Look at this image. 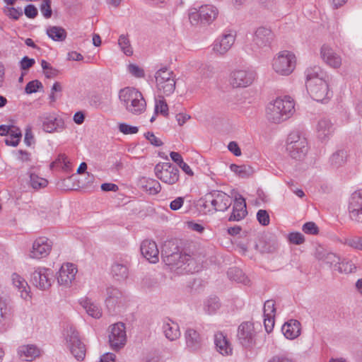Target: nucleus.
Returning <instances> with one entry per match:
<instances>
[{
  "label": "nucleus",
  "mask_w": 362,
  "mask_h": 362,
  "mask_svg": "<svg viewBox=\"0 0 362 362\" xmlns=\"http://www.w3.org/2000/svg\"><path fill=\"white\" fill-rule=\"evenodd\" d=\"M293 112L294 102L290 96L286 95L283 98H276L269 105L267 117L269 121L279 124L288 119Z\"/></svg>",
  "instance_id": "f257e3e1"
},
{
  "label": "nucleus",
  "mask_w": 362,
  "mask_h": 362,
  "mask_svg": "<svg viewBox=\"0 0 362 362\" xmlns=\"http://www.w3.org/2000/svg\"><path fill=\"white\" fill-rule=\"evenodd\" d=\"M119 98L126 110L134 115H140L146 109V103L141 93L134 88L121 89Z\"/></svg>",
  "instance_id": "f03ea898"
},
{
  "label": "nucleus",
  "mask_w": 362,
  "mask_h": 362,
  "mask_svg": "<svg viewBox=\"0 0 362 362\" xmlns=\"http://www.w3.org/2000/svg\"><path fill=\"white\" fill-rule=\"evenodd\" d=\"M286 151L296 160H303L308 153V144L306 138L298 131L291 132L286 140Z\"/></svg>",
  "instance_id": "7ed1b4c3"
},
{
  "label": "nucleus",
  "mask_w": 362,
  "mask_h": 362,
  "mask_svg": "<svg viewBox=\"0 0 362 362\" xmlns=\"http://www.w3.org/2000/svg\"><path fill=\"white\" fill-rule=\"evenodd\" d=\"M156 86L165 95H171L175 89V75L167 67L158 69L155 74Z\"/></svg>",
  "instance_id": "20e7f679"
},
{
  "label": "nucleus",
  "mask_w": 362,
  "mask_h": 362,
  "mask_svg": "<svg viewBox=\"0 0 362 362\" xmlns=\"http://www.w3.org/2000/svg\"><path fill=\"white\" fill-rule=\"evenodd\" d=\"M296 65V57L287 50L279 53L273 60L274 70L281 75L288 76L293 71Z\"/></svg>",
  "instance_id": "39448f33"
},
{
  "label": "nucleus",
  "mask_w": 362,
  "mask_h": 362,
  "mask_svg": "<svg viewBox=\"0 0 362 362\" xmlns=\"http://www.w3.org/2000/svg\"><path fill=\"white\" fill-rule=\"evenodd\" d=\"M154 171L156 177L168 185H174L179 180L180 170L170 163H158Z\"/></svg>",
  "instance_id": "423d86ee"
},
{
  "label": "nucleus",
  "mask_w": 362,
  "mask_h": 362,
  "mask_svg": "<svg viewBox=\"0 0 362 362\" xmlns=\"http://www.w3.org/2000/svg\"><path fill=\"white\" fill-rule=\"evenodd\" d=\"M206 202H210L212 211H226L231 205V197L219 190H211L205 194Z\"/></svg>",
  "instance_id": "0eeeda50"
},
{
  "label": "nucleus",
  "mask_w": 362,
  "mask_h": 362,
  "mask_svg": "<svg viewBox=\"0 0 362 362\" xmlns=\"http://www.w3.org/2000/svg\"><path fill=\"white\" fill-rule=\"evenodd\" d=\"M274 38V34L271 29L267 27H259L254 35L251 49L258 52L264 48H269Z\"/></svg>",
  "instance_id": "6e6552de"
},
{
  "label": "nucleus",
  "mask_w": 362,
  "mask_h": 362,
  "mask_svg": "<svg viewBox=\"0 0 362 362\" xmlns=\"http://www.w3.org/2000/svg\"><path fill=\"white\" fill-rule=\"evenodd\" d=\"M109 344L114 351L122 349L127 342L125 325L123 322H117L110 327Z\"/></svg>",
  "instance_id": "1a4fd4ad"
},
{
  "label": "nucleus",
  "mask_w": 362,
  "mask_h": 362,
  "mask_svg": "<svg viewBox=\"0 0 362 362\" xmlns=\"http://www.w3.org/2000/svg\"><path fill=\"white\" fill-rule=\"evenodd\" d=\"M66 341L71 354L78 361H83L86 356V347L79 339L78 333L73 327L66 331Z\"/></svg>",
  "instance_id": "9d476101"
},
{
  "label": "nucleus",
  "mask_w": 362,
  "mask_h": 362,
  "mask_svg": "<svg viewBox=\"0 0 362 362\" xmlns=\"http://www.w3.org/2000/svg\"><path fill=\"white\" fill-rule=\"evenodd\" d=\"M306 88L310 97L317 102H323L332 95L329 90L328 80L316 79L315 83L309 82Z\"/></svg>",
  "instance_id": "9b49d317"
},
{
  "label": "nucleus",
  "mask_w": 362,
  "mask_h": 362,
  "mask_svg": "<svg viewBox=\"0 0 362 362\" xmlns=\"http://www.w3.org/2000/svg\"><path fill=\"white\" fill-rule=\"evenodd\" d=\"M255 324L250 322H242L238 329V339L245 348H252L255 344L256 331Z\"/></svg>",
  "instance_id": "f8f14e48"
},
{
  "label": "nucleus",
  "mask_w": 362,
  "mask_h": 362,
  "mask_svg": "<svg viewBox=\"0 0 362 362\" xmlns=\"http://www.w3.org/2000/svg\"><path fill=\"white\" fill-rule=\"evenodd\" d=\"M52 272L45 267H37L30 274V283L36 288L45 291L52 285Z\"/></svg>",
  "instance_id": "ddd939ff"
},
{
  "label": "nucleus",
  "mask_w": 362,
  "mask_h": 362,
  "mask_svg": "<svg viewBox=\"0 0 362 362\" xmlns=\"http://www.w3.org/2000/svg\"><path fill=\"white\" fill-rule=\"evenodd\" d=\"M348 211L351 220L362 223V190L351 194L349 200Z\"/></svg>",
  "instance_id": "4468645a"
},
{
  "label": "nucleus",
  "mask_w": 362,
  "mask_h": 362,
  "mask_svg": "<svg viewBox=\"0 0 362 362\" xmlns=\"http://www.w3.org/2000/svg\"><path fill=\"white\" fill-rule=\"evenodd\" d=\"M255 76L251 70H235L230 74V83L235 88L247 87L252 83Z\"/></svg>",
  "instance_id": "2eb2a0df"
},
{
  "label": "nucleus",
  "mask_w": 362,
  "mask_h": 362,
  "mask_svg": "<svg viewBox=\"0 0 362 362\" xmlns=\"http://www.w3.org/2000/svg\"><path fill=\"white\" fill-rule=\"evenodd\" d=\"M51 248V242L47 238H38L34 241L29 256L33 259L45 257L49 255Z\"/></svg>",
  "instance_id": "dca6fc26"
},
{
  "label": "nucleus",
  "mask_w": 362,
  "mask_h": 362,
  "mask_svg": "<svg viewBox=\"0 0 362 362\" xmlns=\"http://www.w3.org/2000/svg\"><path fill=\"white\" fill-rule=\"evenodd\" d=\"M42 129L47 133L64 129V122L54 115H44L40 117Z\"/></svg>",
  "instance_id": "f3484780"
},
{
  "label": "nucleus",
  "mask_w": 362,
  "mask_h": 362,
  "mask_svg": "<svg viewBox=\"0 0 362 362\" xmlns=\"http://www.w3.org/2000/svg\"><path fill=\"white\" fill-rule=\"evenodd\" d=\"M247 214L245 199L240 194L235 197L233 211L228 218L230 221H239L243 219Z\"/></svg>",
  "instance_id": "a211bd4d"
},
{
  "label": "nucleus",
  "mask_w": 362,
  "mask_h": 362,
  "mask_svg": "<svg viewBox=\"0 0 362 362\" xmlns=\"http://www.w3.org/2000/svg\"><path fill=\"white\" fill-rule=\"evenodd\" d=\"M140 250L144 257L149 262L156 263L158 262L159 250L156 242L144 240L141 244Z\"/></svg>",
  "instance_id": "6ab92c4d"
},
{
  "label": "nucleus",
  "mask_w": 362,
  "mask_h": 362,
  "mask_svg": "<svg viewBox=\"0 0 362 362\" xmlns=\"http://www.w3.org/2000/svg\"><path fill=\"white\" fill-rule=\"evenodd\" d=\"M77 272L76 268L71 263L62 265L59 271L57 281L60 285L69 286L75 279Z\"/></svg>",
  "instance_id": "aec40b11"
},
{
  "label": "nucleus",
  "mask_w": 362,
  "mask_h": 362,
  "mask_svg": "<svg viewBox=\"0 0 362 362\" xmlns=\"http://www.w3.org/2000/svg\"><path fill=\"white\" fill-rule=\"evenodd\" d=\"M320 54L323 61L329 66L337 69L341 65V56L329 46L324 45L321 47Z\"/></svg>",
  "instance_id": "412c9836"
},
{
  "label": "nucleus",
  "mask_w": 362,
  "mask_h": 362,
  "mask_svg": "<svg viewBox=\"0 0 362 362\" xmlns=\"http://www.w3.org/2000/svg\"><path fill=\"white\" fill-rule=\"evenodd\" d=\"M165 264L182 268L183 265L189 266L194 263V259L187 254H182L181 251L162 259Z\"/></svg>",
  "instance_id": "4be33fe9"
},
{
  "label": "nucleus",
  "mask_w": 362,
  "mask_h": 362,
  "mask_svg": "<svg viewBox=\"0 0 362 362\" xmlns=\"http://www.w3.org/2000/svg\"><path fill=\"white\" fill-rule=\"evenodd\" d=\"M235 42V35L232 33L223 34L214 43V51L221 55L226 54Z\"/></svg>",
  "instance_id": "5701e85b"
},
{
  "label": "nucleus",
  "mask_w": 362,
  "mask_h": 362,
  "mask_svg": "<svg viewBox=\"0 0 362 362\" xmlns=\"http://www.w3.org/2000/svg\"><path fill=\"white\" fill-rule=\"evenodd\" d=\"M105 304L107 308L111 313L115 311L116 305L122 303L123 294L121 291L114 286H109L106 289Z\"/></svg>",
  "instance_id": "b1692460"
},
{
  "label": "nucleus",
  "mask_w": 362,
  "mask_h": 362,
  "mask_svg": "<svg viewBox=\"0 0 362 362\" xmlns=\"http://www.w3.org/2000/svg\"><path fill=\"white\" fill-rule=\"evenodd\" d=\"M186 346L190 351H197L202 346V338L194 329H187L185 334Z\"/></svg>",
  "instance_id": "393cba45"
},
{
  "label": "nucleus",
  "mask_w": 362,
  "mask_h": 362,
  "mask_svg": "<svg viewBox=\"0 0 362 362\" xmlns=\"http://www.w3.org/2000/svg\"><path fill=\"white\" fill-rule=\"evenodd\" d=\"M214 344L216 349L223 356L232 354L233 349L226 336L222 332H217L214 334Z\"/></svg>",
  "instance_id": "a878e982"
},
{
  "label": "nucleus",
  "mask_w": 362,
  "mask_h": 362,
  "mask_svg": "<svg viewBox=\"0 0 362 362\" xmlns=\"http://www.w3.org/2000/svg\"><path fill=\"white\" fill-rule=\"evenodd\" d=\"M281 331L286 338L294 339L300 334V323L297 320H290L282 326Z\"/></svg>",
  "instance_id": "bb28decb"
},
{
  "label": "nucleus",
  "mask_w": 362,
  "mask_h": 362,
  "mask_svg": "<svg viewBox=\"0 0 362 362\" xmlns=\"http://www.w3.org/2000/svg\"><path fill=\"white\" fill-rule=\"evenodd\" d=\"M305 74L306 76L305 86L308 84L309 82L315 83L316 79H319L321 81H327L328 80V75L326 72H325L320 66H314L313 67L308 68Z\"/></svg>",
  "instance_id": "cd10ccee"
},
{
  "label": "nucleus",
  "mask_w": 362,
  "mask_h": 362,
  "mask_svg": "<svg viewBox=\"0 0 362 362\" xmlns=\"http://www.w3.org/2000/svg\"><path fill=\"white\" fill-rule=\"evenodd\" d=\"M163 330L165 337L170 341H174L180 336L178 325L170 319L163 322Z\"/></svg>",
  "instance_id": "c85d7f7f"
},
{
  "label": "nucleus",
  "mask_w": 362,
  "mask_h": 362,
  "mask_svg": "<svg viewBox=\"0 0 362 362\" xmlns=\"http://www.w3.org/2000/svg\"><path fill=\"white\" fill-rule=\"evenodd\" d=\"M201 18L204 25L211 23L218 14V9L213 5H204L199 7Z\"/></svg>",
  "instance_id": "c756f323"
},
{
  "label": "nucleus",
  "mask_w": 362,
  "mask_h": 362,
  "mask_svg": "<svg viewBox=\"0 0 362 362\" xmlns=\"http://www.w3.org/2000/svg\"><path fill=\"white\" fill-rule=\"evenodd\" d=\"M317 136L321 141H325L333 132V124L329 119H322L317 126Z\"/></svg>",
  "instance_id": "7c9ffc66"
},
{
  "label": "nucleus",
  "mask_w": 362,
  "mask_h": 362,
  "mask_svg": "<svg viewBox=\"0 0 362 362\" xmlns=\"http://www.w3.org/2000/svg\"><path fill=\"white\" fill-rule=\"evenodd\" d=\"M348 157L347 151L344 149H339L332 154L329 158V164L332 168H339L346 163Z\"/></svg>",
  "instance_id": "2f4dec72"
},
{
  "label": "nucleus",
  "mask_w": 362,
  "mask_h": 362,
  "mask_svg": "<svg viewBox=\"0 0 362 362\" xmlns=\"http://www.w3.org/2000/svg\"><path fill=\"white\" fill-rule=\"evenodd\" d=\"M11 279L14 286L18 288V291L21 292V298L26 299L28 297H30V287L27 281L16 273L12 274Z\"/></svg>",
  "instance_id": "473e14b6"
},
{
  "label": "nucleus",
  "mask_w": 362,
  "mask_h": 362,
  "mask_svg": "<svg viewBox=\"0 0 362 362\" xmlns=\"http://www.w3.org/2000/svg\"><path fill=\"white\" fill-rule=\"evenodd\" d=\"M13 316V308L6 300L0 299V324L9 322Z\"/></svg>",
  "instance_id": "72a5a7b5"
},
{
  "label": "nucleus",
  "mask_w": 362,
  "mask_h": 362,
  "mask_svg": "<svg viewBox=\"0 0 362 362\" xmlns=\"http://www.w3.org/2000/svg\"><path fill=\"white\" fill-rule=\"evenodd\" d=\"M111 274L116 281H124L129 275V269L126 264L115 262L111 267Z\"/></svg>",
  "instance_id": "f704fd0d"
},
{
  "label": "nucleus",
  "mask_w": 362,
  "mask_h": 362,
  "mask_svg": "<svg viewBox=\"0 0 362 362\" xmlns=\"http://www.w3.org/2000/svg\"><path fill=\"white\" fill-rule=\"evenodd\" d=\"M18 354L25 361H32L40 354V351L35 345H23L19 347Z\"/></svg>",
  "instance_id": "c9c22d12"
},
{
  "label": "nucleus",
  "mask_w": 362,
  "mask_h": 362,
  "mask_svg": "<svg viewBox=\"0 0 362 362\" xmlns=\"http://www.w3.org/2000/svg\"><path fill=\"white\" fill-rule=\"evenodd\" d=\"M140 185L141 187L150 194H156L160 192L161 186L160 183L151 178L143 177L140 180Z\"/></svg>",
  "instance_id": "e433bc0d"
},
{
  "label": "nucleus",
  "mask_w": 362,
  "mask_h": 362,
  "mask_svg": "<svg viewBox=\"0 0 362 362\" xmlns=\"http://www.w3.org/2000/svg\"><path fill=\"white\" fill-rule=\"evenodd\" d=\"M47 35L54 41L62 42L66 37V31L59 26H49L46 30Z\"/></svg>",
  "instance_id": "4c0bfd02"
},
{
  "label": "nucleus",
  "mask_w": 362,
  "mask_h": 362,
  "mask_svg": "<svg viewBox=\"0 0 362 362\" xmlns=\"http://www.w3.org/2000/svg\"><path fill=\"white\" fill-rule=\"evenodd\" d=\"M227 275L230 280L242 283L245 285H247L250 282L247 276H246L243 270L238 267L230 268L227 272Z\"/></svg>",
  "instance_id": "58836bf2"
},
{
  "label": "nucleus",
  "mask_w": 362,
  "mask_h": 362,
  "mask_svg": "<svg viewBox=\"0 0 362 362\" xmlns=\"http://www.w3.org/2000/svg\"><path fill=\"white\" fill-rule=\"evenodd\" d=\"M179 251H180V250L177 240H167L162 247L161 257L162 259L165 258L171 255L178 252Z\"/></svg>",
  "instance_id": "ea45409f"
},
{
  "label": "nucleus",
  "mask_w": 362,
  "mask_h": 362,
  "mask_svg": "<svg viewBox=\"0 0 362 362\" xmlns=\"http://www.w3.org/2000/svg\"><path fill=\"white\" fill-rule=\"evenodd\" d=\"M86 309V313L94 318H100L102 316V310L95 303L86 299L81 303Z\"/></svg>",
  "instance_id": "a19ab883"
},
{
  "label": "nucleus",
  "mask_w": 362,
  "mask_h": 362,
  "mask_svg": "<svg viewBox=\"0 0 362 362\" xmlns=\"http://www.w3.org/2000/svg\"><path fill=\"white\" fill-rule=\"evenodd\" d=\"M8 134L10 135V137L5 139V144L7 146L13 147L17 146L19 144L22 137L21 129L18 127L12 125L11 129L10 130Z\"/></svg>",
  "instance_id": "79ce46f5"
},
{
  "label": "nucleus",
  "mask_w": 362,
  "mask_h": 362,
  "mask_svg": "<svg viewBox=\"0 0 362 362\" xmlns=\"http://www.w3.org/2000/svg\"><path fill=\"white\" fill-rule=\"evenodd\" d=\"M230 169L242 178L248 177L254 173L252 168L247 165H238L236 164H231Z\"/></svg>",
  "instance_id": "37998d69"
},
{
  "label": "nucleus",
  "mask_w": 362,
  "mask_h": 362,
  "mask_svg": "<svg viewBox=\"0 0 362 362\" xmlns=\"http://www.w3.org/2000/svg\"><path fill=\"white\" fill-rule=\"evenodd\" d=\"M118 45L127 56L132 55L133 49L127 35H121L118 39Z\"/></svg>",
  "instance_id": "c03bdc74"
},
{
  "label": "nucleus",
  "mask_w": 362,
  "mask_h": 362,
  "mask_svg": "<svg viewBox=\"0 0 362 362\" xmlns=\"http://www.w3.org/2000/svg\"><path fill=\"white\" fill-rule=\"evenodd\" d=\"M220 306L219 299L216 296L211 297L205 302L204 310L211 315L215 313Z\"/></svg>",
  "instance_id": "a18cd8bd"
},
{
  "label": "nucleus",
  "mask_w": 362,
  "mask_h": 362,
  "mask_svg": "<svg viewBox=\"0 0 362 362\" xmlns=\"http://www.w3.org/2000/svg\"><path fill=\"white\" fill-rule=\"evenodd\" d=\"M159 99L156 100L155 104V112L156 114H161L164 117H167L169 115L168 105L165 102L163 97L159 96Z\"/></svg>",
  "instance_id": "49530a36"
},
{
  "label": "nucleus",
  "mask_w": 362,
  "mask_h": 362,
  "mask_svg": "<svg viewBox=\"0 0 362 362\" xmlns=\"http://www.w3.org/2000/svg\"><path fill=\"white\" fill-rule=\"evenodd\" d=\"M356 269V267L351 262L346 261L345 259L341 260L340 259V263L337 264L335 270L338 271L339 273L349 274L354 272Z\"/></svg>",
  "instance_id": "de8ad7c7"
},
{
  "label": "nucleus",
  "mask_w": 362,
  "mask_h": 362,
  "mask_svg": "<svg viewBox=\"0 0 362 362\" xmlns=\"http://www.w3.org/2000/svg\"><path fill=\"white\" fill-rule=\"evenodd\" d=\"M30 182L32 187L35 189L44 188L48 184V181L46 179L40 177L34 173L30 174Z\"/></svg>",
  "instance_id": "09e8293b"
},
{
  "label": "nucleus",
  "mask_w": 362,
  "mask_h": 362,
  "mask_svg": "<svg viewBox=\"0 0 362 362\" xmlns=\"http://www.w3.org/2000/svg\"><path fill=\"white\" fill-rule=\"evenodd\" d=\"M43 90L42 83L38 80H33L28 82L25 87L26 94L35 93Z\"/></svg>",
  "instance_id": "8fccbe9b"
},
{
  "label": "nucleus",
  "mask_w": 362,
  "mask_h": 362,
  "mask_svg": "<svg viewBox=\"0 0 362 362\" xmlns=\"http://www.w3.org/2000/svg\"><path fill=\"white\" fill-rule=\"evenodd\" d=\"M340 257L336 253L328 252V253L326 254L324 262L329 267H334L335 269L337 264L340 263Z\"/></svg>",
  "instance_id": "3c124183"
},
{
  "label": "nucleus",
  "mask_w": 362,
  "mask_h": 362,
  "mask_svg": "<svg viewBox=\"0 0 362 362\" xmlns=\"http://www.w3.org/2000/svg\"><path fill=\"white\" fill-rule=\"evenodd\" d=\"M69 162L67 160V157L65 154H59L57 158L51 163L50 167L52 168L54 165L59 166L64 170H67L69 168Z\"/></svg>",
  "instance_id": "603ef678"
},
{
  "label": "nucleus",
  "mask_w": 362,
  "mask_h": 362,
  "mask_svg": "<svg viewBox=\"0 0 362 362\" xmlns=\"http://www.w3.org/2000/svg\"><path fill=\"white\" fill-rule=\"evenodd\" d=\"M189 20L192 25H196L198 24H203L202 18H201V13L199 8L197 10L196 8L194 11H191L189 13Z\"/></svg>",
  "instance_id": "864d4df0"
},
{
  "label": "nucleus",
  "mask_w": 362,
  "mask_h": 362,
  "mask_svg": "<svg viewBox=\"0 0 362 362\" xmlns=\"http://www.w3.org/2000/svg\"><path fill=\"white\" fill-rule=\"evenodd\" d=\"M264 316H275V302L273 300H268L264 304Z\"/></svg>",
  "instance_id": "5fc2aeb1"
},
{
  "label": "nucleus",
  "mask_w": 362,
  "mask_h": 362,
  "mask_svg": "<svg viewBox=\"0 0 362 362\" xmlns=\"http://www.w3.org/2000/svg\"><path fill=\"white\" fill-rule=\"evenodd\" d=\"M302 230L305 233L309 235H317L319 233V228L312 221L304 223L302 227Z\"/></svg>",
  "instance_id": "6e6d98bb"
},
{
  "label": "nucleus",
  "mask_w": 362,
  "mask_h": 362,
  "mask_svg": "<svg viewBox=\"0 0 362 362\" xmlns=\"http://www.w3.org/2000/svg\"><path fill=\"white\" fill-rule=\"evenodd\" d=\"M119 130L124 134H134L139 132V128L127 123H120L119 124Z\"/></svg>",
  "instance_id": "4d7b16f0"
},
{
  "label": "nucleus",
  "mask_w": 362,
  "mask_h": 362,
  "mask_svg": "<svg viewBox=\"0 0 362 362\" xmlns=\"http://www.w3.org/2000/svg\"><path fill=\"white\" fill-rule=\"evenodd\" d=\"M257 219L258 222L264 226H268L270 222L269 215L266 210L259 209L257 213Z\"/></svg>",
  "instance_id": "13d9d810"
},
{
  "label": "nucleus",
  "mask_w": 362,
  "mask_h": 362,
  "mask_svg": "<svg viewBox=\"0 0 362 362\" xmlns=\"http://www.w3.org/2000/svg\"><path fill=\"white\" fill-rule=\"evenodd\" d=\"M288 240L295 245H301L305 242L304 235L300 232H292L288 234Z\"/></svg>",
  "instance_id": "bf43d9fd"
},
{
  "label": "nucleus",
  "mask_w": 362,
  "mask_h": 362,
  "mask_svg": "<svg viewBox=\"0 0 362 362\" xmlns=\"http://www.w3.org/2000/svg\"><path fill=\"white\" fill-rule=\"evenodd\" d=\"M267 362H295L294 360L286 354H278L270 357Z\"/></svg>",
  "instance_id": "052dcab7"
},
{
  "label": "nucleus",
  "mask_w": 362,
  "mask_h": 362,
  "mask_svg": "<svg viewBox=\"0 0 362 362\" xmlns=\"http://www.w3.org/2000/svg\"><path fill=\"white\" fill-rule=\"evenodd\" d=\"M40 11L46 18H49L52 16V11L50 0H42V3L40 6Z\"/></svg>",
  "instance_id": "680f3d73"
},
{
  "label": "nucleus",
  "mask_w": 362,
  "mask_h": 362,
  "mask_svg": "<svg viewBox=\"0 0 362 362\" xmlns=\"http://www.w3.org/2000/svg\"><path fill=\"white\" fill-rule=\"evenodd\" d=\"M128 71L132 75L136 78H143L145 75L144 69L134 64L129 65Z\"/></svg>",
  "instance_id": "e2e57ef3"
},
{
  "label": "nucleus",
  "mask_w": 362,
  "mask_h": 362,
  "mask_svg": "<svg viewBox=\"0 0 362 362\" xmlns=\"http://www.w3.org/2000/svg\"><path fill=\"white\" fill-rule=\"evenodd\" d=\"M89 103L90 106L96 109H101L104 107L102 97L99 95H93L90 98Z\"/></svg>",
  "instance_id": "0e129e2a"
},
{
  "label": "nucleus",
  "mask_w": 362,
  "mask_h": 362,
  "mask_svg": "<svg viewBox=\"0 0 362 362\" xmlns=\"http://www.w3.org/2000/svg\"><path fill=\"white\" fill-rule=\"evenodd\" d=\"M144 136L154 146L158 147L163 144L162 141L157 138L153 132H148L144 134Z\"/></svg>",
  "instance_id": "69168bd1"
},
{
  "label": "nucleus",
  "mask_w": 362,
  "mask_h": 362,
  "mask_svg": "<svg viewBox=\"0 0 362 362\" xmlns=\"http://www.w3.org/2000/svg\"><path fill=\"white\" fill-rule=\"evenodd\" d=\"M264 325L267 333L272 332L274 326V316H264Z\"/></svg>",
  "instance_id": "338daca9"
},
{
  "label": "nucleus",
  "mask_w": 362,
  "mask_h": 362,
  "mask_svg": "<svg viewBox=\"0 0 362 362\" xmlns=\"http://www.w3.org/2000/svg\"><path fill=\"white\" fill-rule=\"evenodd\" d=\"M24 13L28 18H34L37 16L38 11L34 5L29 4L25 7Z\"/></svg>",
  "instance_id": "774afa93"
}]
</instances>
